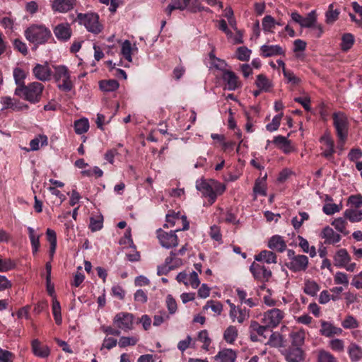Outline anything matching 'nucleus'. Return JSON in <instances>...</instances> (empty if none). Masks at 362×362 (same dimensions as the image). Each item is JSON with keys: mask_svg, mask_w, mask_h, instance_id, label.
<instances>
[{"mask_svg": "<svg viewBox=\"0 0 362 362\" xmlns=\"http://www.w3.org/2000/svg\"><path fill=\"white\" fill-rule=\"evenodd\" d=\"M44 86L40 82H32L27 86H21L15 90V94L31 103L40 102L42 95Z\"/></svg>", "mask_w": 362, "mask_h": 362, "instance_id": "obj_1", "label": "nucleus"}, {"mask_svg": "<svg viewBox=\"0 0 362 362\" xmlns=\"http://www.w3.org/2000/svg\"><path fill=\"white\" fill-rule=\"evenodd\" d=\"M351 257L345 249H340L334 257V265L337 267H342L350 262Z\"/></svg>", "mask_w": 362, "mask_h": 362, "instance_id": "obj_27", "label": "nucleus"}, {"mask_svg": "<svg viewBox=\"0 0 362 362\" xmlns=\"http://www.w3.org/2000/svg\"><path fill=\"white\" fill-rule=\"evenodd\" d=\"M320 332L322 335L331 337L334 335H341L343 331L340 327H335L330 322L322 321Z\"/></svg>", "mask_w": 362, "mask_h": 362, "instance_id": "obj_17", "label": "nucleus"}, {"mask_svg": "<svg viewBox=\"0 0 362 362\" xmlns=\"http://www.w3.org/2000/svg\"><path fill=\"white\" fill-rule=\"evenodd\" d=\"M332 225L339 232L347 235L349 231L346 230L347 222L346 219L343 218H335L332 222Z\"/></svg>", "mask_w": 362, "mask_h": 362, "instance_id": "obj_44", "label": "nucleus"}, {"mask_svg": "<svg viewBox=\"0 0 362 362\" xmlns=\"http://www.w3.org/2000/svg\"><path fill=\"white\" fill-rule=\"evenodd\" d=\"M348 204L353 206V209H358L362 206V195H351L348 199Z\"/></svg>", "mask_w": 362, "mask_h": 362, "instance_id": "obj_61", "label": "nucleus"}, {"mask_svg": "<svg viewBox=\"0 0 362 362\" xmlns=\"http://www.w3.org/2000/svg\"><path fill=\"white\" fill-rule=\"evenodd\" d=\"M268 247L273 250L280 252L285 251L286 248V243L280 235L272 236L268 243Z\"/></svg>", "mask_w": 362, "mask_h": 362, "instance_id": "obj_25", "label": "nucleus"}, {"mask_svg": "<svg viewBox=\"0 0 362 362\" xmlns=\"http://www.w3.org/2000/svg\"><path fill=\"white\" fill-rule=\"evenodd\" d=\"M210 308L216 315H221L223 310V305L221 303L216 300H209L206 305L203 307V310H208Z\"/></svg>", "mask_w": 362, "mask_h": 362, "instance_id": "obj_45", "label": "nucleus"}, {"mask_svg": "<svg viewBox=\"0 0 362 362\" xmlns=\"http://www.w3.org/2000/svg\"><path fill=\"white\" fill-rule=\"evenodd\" d=\"M308 258L307 256L303 255H298L296 257L292 259V262H289L286 264L287 267L294 272H302L305 271L308 266Z\"/></svg>", "mask_w": 362, "mask_h": 362, "instance_id": "obj_11", "label": "nucleus"}, {"mask_svg": "<svg viewBox=\"0 0 362 362\" xmlns=\"http://www.w3.org/2000/svg\"><path fill=\"white\" fill-rule=\"evenodd\" d=\"M351 362H358L362 358V349L355 343H351L347 349Z\"/></svg>", "mask_w": 362, "mask_h": 362, "instance_id": "obj_32", "label": "nucleus"}, {"mask_svg": "<svg viewBox=\"0 0 362 362\" xmlns=\"http://www.w3.org/2000/svg\"><path fill=\"white\" fill-rule=\"evenodd\" d=\"M339 11L337 9H334L333 4L329 6L328 11L326 12V22L328 24L333 23L339 17Z\"/></svg>", "mask_w": 362, "mask_h": 362, "instance_id": "obj_48", "label": "nucleus"}, {"mask_svg": "<svg viewBox=\"0 0 362 362\" xmlns=\"http://www.w3.org/2000/svg\"><path fill=\"white\" fill-rule=\"evenodd\" d=\"M265 344L274 348L282 347L284 346L283 337L278 332H272Z\"/></svg>", "mask_w": 362, "mask_h": 362, "instance_id": "obj_36", "label": "nucleus"}, {"mask_svg": "<svg viewBox=\"0 0 362 362\" xmlns=\"http://www.w3.org/2000/svg\"><path fill=\"white\" fill-rule=\"evenodd\" d=\"M323 212L327 215H332L340 211V207L336 204H326L323 206Z\"/></svg>", "mask_w": 362, "mask_h": 362, "instance_id": "obj_62", "label": "nucleus"}, {"mask_svg": "<svg viewBox=\"0 0 362 362\" xmlns=\"http://www.w3.org/2000/svg\"><path fill=\"white\" fill-rule=\"evenodd\" d=\"M354 43V37L351 33H345L341 37V48L343 51L349 50Z\"/></svg>", "mask_w": 362, "mask_h": 362, "instance_id": "obj_42", "label": "nucleus"}, {"mask_svg": "<svg viewBox=\"0 0 362 362\" xmlns=\"http://www.w3.org/2000/svg\"><path fill=\"white\" fill-rule=\"evenodd\" d=\"M119 87V83L116 80L102 81L100 82V88L102 90L106 92H111L117 90Z\"/></svg>", "mask_w": 362, "mask_h": 362, "instance_id": "obj_43", "label": "nucleus"}, {"mask_svg": "<svg viewBox=\"0 0 362 362\" xmlns=\"http://www.w3.org/2000/svg\"><path fill=\"white\" fill-rule=\"evenodd\" d=\"M47 276H46V283H47V291L50 296H53L54 294V285L51 284V270L52 265L50 262H47L45 266Z\"/></svg>", "mask_w": 362, "mask_h": 362, "instance_id": "obj_47", "label": "nucleus"}, {"mask_svg": "<svg viewBox=\"0 0 362 362\" xmlns=\"http://www.w3.org/2000/svg\"><path fill=\"white\" fill-rule=\"evenodd\" d=\"M13 359V354L7 351L4 350L0 347V361L1 362H11Z\"/></svg>", "mask_w": 362, "mask_h": 362, "instance_id": "obj_64", "label": "nucleus"}, {"mask_svg": "<svg viewBox=\"0 0 362 362\" xmlns=\"http://www.w3.org/2000/svg\"><path fill=\"white\" fill-rule=\"evenodd\" d=\"M56 37L60 40H67L71 35V28L69 23H60L54 28Z\"/></svg>", "mask_w": 362, "mask_h": 362, "instance_id": "obj_21", "label": "nucleus"}, {"mask_svg": "<svg viewBox=\"0 0 362 362\" xmlns=\"http://www.w3.org/2000/svg\"><path fill=\"white\" fill-rule=\"evenodd\" d=\"M237 354L231 349H224L218 351L215 359L219 362H235Z\"/></svg>", "mask_w": 362, "mask_h": 362, "instance_id": "obj_23", "label": "nucleus"}, {"mask_svg": "<svg viewBox=\"0 0 362 362\" xmlns=\"http://www.w3.org/2000/svg\"><path fill=\"white\" fill-rule=\"evenodd\" d=\"M333 124L336 129L339 142L343 145L348 136L349 122L346 115L341 112H334L332 115Z\"/></svg>", "mask_w": 362, "mask_h": 362, "instance_id": "obj_4", "label": "nucleus"}, {"mask_svg": "<svg viewBox=\"0 0 362 362\" xmlns=\"http://www.w3.org/2000/svg\"><path fill=\"white\" fill-rule=\"evenodd\" d=\"M341 325L345 329H354L358 327V323L353 316L349 315L343 320Z\"/></svg>", "mask_w": 362, "mask_h": 362, "instance_id": "obj_57", "label": "nucleus"}, {"mask_svg": "<svg viewBox=\"0 0 362 362\" xmlns=\"http://www.w3.org/2000/svg\"><path fill=\"white\" fill-rule=\"evenodd\" d=\"M322 238L325 239V243L334 245L341 240L339 234L335 233L329 226L323 228L321 233Z\"/></svg>", "mask_w": 362, "mask_h": 362, "instance_id": "obj_18", "label": "nucleus"}, {"mask_svg": "<svg viewBox=\"0 0 362 362\" xmlns=\"http://www.w3.org/2000/svg\"><path fill=\"white\" fill-rule=\"evenodd\" d=\"M47 136L44 134H40L30 141V150L37 151L40 147L47 146Z\"/></svg>", "mask_w": 362, "mask_h": 362, "instance_id": "obj_35", "label": "nucleus"}, {"mask_svg": "<svg viewBox=\"0 0 362 362\" xmlns=\"http://www.w3.org/2000/svg\"><path fill=\"white\" fill-rule=\"evenodd\" d=\"M251 50L246 47H240L237 50V57L240 61H248Z\"/></svg>", "mask_w": 362, "mask_h": 362, "instance_id": "obj_58", "label": "nucleus"}, {"mask_svg": "<svg viewBox=\"0 0 362 362\" xmlns=\"http://www.w3.org/2000/svg\"><path fill=\"white\" fill-rule=\"evenodd\" d=\"M250 270L254 278L259 281H268L272 276V272L269 269L258 263L253 262L250 267Z\"/></svg>", "mask_w": 362, "mask_h": 362, "instance_id": "obj_10", "label": "nucleus"}, {"mask_svg": "<svg viewBox=\"0 0 362 362\" xmlns=\"http://www.w3.org/2000/svg\"><path fill=\"white\" fill-rule=\"evenodd\" d=\"M52 313L54 320L57 325H60L62 322L61 315V306L59 302L57 300L56 296H52Z\"/></svg>", "mask_w": 362, "mask_h": 362, "instance_id": "obj_38", "label": "nucleus"}, {"mask_svg": "<svg viewBox=\"0 0 362 362\" xmlns=\"http://www.w3.org/2000/svg\"><path fill=\"white\" fill-rule=\"evenodd\" d=\"M269 327L264 324L261 325L257 321H251L249 327L250 338L252 341L264 342L267 339L266 332Z\"/></svg>", "mask_w": 362, "mask_h": 362, "instance_id": "obj_8", "label": "nucleus"}, {"mask_svg": "<svg viewBox=\"0 0 362 362\" xmlns=\"http://www.w3.org/2000/svg\"><path fill=\"white\" fill-rule=\"evenodd\" d=\"M277 22L271 16H266L262 21V28L265 33H273Z\"/></svg>", "mask_w": 362, "mask_h": 362, "instance_id": "obj_40", "label": "nucleus"}, {"mask_svg": "<svg viewBox=\"0 0 362 362\" xmlns=\"http://www.w3.org/2000/svg\"><path fill=\"white\" fill-rule=\"evenodd\" d=\"M330 349L336 352H343L344 351V342L341 339H334L329 341Z\"/></svg>", "mask_w": 362, "mask_h": 362, "instance_id": "obj_51", "label": "nucleus"}, {"mask_svg": "<svg viewBox=\"0 0 362 362\" xmlns=\"http://www.w3.org/2000/svg\"><path fill=\"white\" fill-rule=\"evenodd\" d=\"M305 331L303 329L291 332L289 337L292 346L301 348L305 342Z\"/></svg>", "mask_w": 362, "mask_h": 362, "instance_id": "obj_26", "label": "nucleus"}, {"mask_svg": "<svg viewBox=\"0 0 362 362\" xmlns=\"http://www.w3.org/2000/svg\"><path fill=\"white\" fill-rule=\"evenodd\" d=\"M276 255L269 250H263L255 257L256 261L264 262L267 264L276 263Z\"/></svg>", "mask_w": 362, "mask_h": 362, "instance_id": "obj_30", "label": "nucleus"}, {"mask_svg": "<svg viewBox=\"0 0 362 362\" xmlns=\"http://www.w3.org/2000/svg\"><path fill=\"white\" fill-rule=\"evenodd\" d=\"M54 77L59 82V88L64 91L71 90L73 83L68 69L65 66H57L54 67Z\"/></svg>", "mask_w": 362, "mask_h": 362, "instance_id": "obj_6", "label": "nucleus"}, {"mask_svg": "<svg viewBox=\"0 0 362 362\" xmlns=\"http://www.w3.org/2000/svg\"><path fill=\"white\" fill-rule=\"evenodd\" d=\"M317 22V15L315 11H311L306 17H303L300 26L302 28H311L315 25Z\"/></svg>", "mask_w": 362, "mask_h": 362, "instance_id": "obj_41", "label": "nucleus"}, {"mask_svg": "<svg viewBox=\"0 0 362 362\" xmlns=\"http://www.w3.org/2000/svg\"><path fill=\"white\" fill-rule=\"evenodd\" d=\"M318 362H338L337 359L329 351L320 350L317 355Z\"/></svg>", "mask_w": 362, "mask_h": 362, "instance_id": "obj_50", "label": "nucleus"}, {"mask_svg": "<svg viewBox=\"0 0 362 362\" xmlns=\"http://www.w3.org/2000/svg\"><path fill=\"white\" fill-rule=\"evenodd\" d=\"M75 132L78 134L86 132L89 129V123L87 119H81L75 122Z\"/></svg>", "mask_w": 362, "mask_h": 362, "instance_id": "obj_46", "label": "nucleus"}, {"mask_svg": "<svg viewBox=\"0 0 362 362\" xmlns=\"http://www.w3.org/2000/svg\"><path fill=\"white\" fill-rule=\"evenodd\" d=\"M139 339L135 337H122L118 342L119 347L124 348L127 346H134L135 345Z\"/></svg>", "mask_w": 362, "mask_h": 362, "instance_id": "obj_53", "label": "nucleus"}, {"mask_svg": "<svg viewBox=\"0 0 362 362\" xmlns=\"http://www.w3.org/2000/svg\"><path fill=\"white\" fill-rule=\"evenodd\" d=\"M334 280L336 284H342L345 286L349 285L348 276L344 272H337L334 276Z\"/></svg>", "mask_w": 362, "mask_h": 362, "instance_id": "obj_60", "label": "nucleus"}, {"mask_svg": "<svg viewBox=\"0 0 362 362\" xmlns=\"http://www.w3.org/2000/svg\"><path fill=\"white\" fill-rule=\"evenodd\" d=\"M261 55L264 57H270L277 55H284V49L278 45H264L260 47Z\"/></svg>", "mask_w": 362, "mask_h": 362, "instance_id": "obj_19", "label": "nucleus"}, {"mask_svg": "<svg viewBox=\"0 0 362 362\" xmlns=\"http://www.w3.org/2000/svg\"><path fill=\"white\" fill-rule=\"evenodd\" d=\"M238 335V329L233 325L226 328L223 333V339L228 344H233Z\"/></svg>", "mask_w": 362, "mask_h": 362, "instance_id": "obj_37", "label": "nucleus"}, {"mask_svg": "<svg viewBox=\"0 0 362 362\" xmlns=\"http://www.w3.org/2000/svg\"><path fill=\"white\" fill-rule=\"evenodd\" d=\"M344 216L351 223L362 221V211L358 209L349 208L344 212Z\"/></svg>", "mask_w": 362, "mask_h": 362, "instance_id": "obj_33", "label": "nucleus"}, {"mask_svg": "<svg viewBox=\"0 0 362 362\" xmlns=\"http://www.w3.org/2000/svg\"><path fill=\"white\" fill-rule=\"evenodd\" d=\"M282 114L276 115L272 119V122L267 124L266 129L267 131L272 132L278 129L281 120Z\"/></svg>", "mask_w": 362, "mask_h": 362, "instance_id": "obj_56", "label": "nucleus"}, {"mask_svg": "<svg viewBox=\"0 0 362 362\" xmlns=\"http://www.w3.org/2000/svg\"><path fill=\"white\" fill-rule=\"evenodd\" d=\"M50 30L43 25L33 24L25 30V38L35 45H42L51 37Z\"/></svg>", "mask_w": 362, "mask_h": 362, "instance_id": "obj_2", "label": "nucleus"}, {"mask_svg": "<svg viewBox=\"0 0 362 362\" xmlns=\"http://www.w3.org/2000/svg\"><path fill=\"white\" fill-rule=\"evenodd\" d=\"M76 5V0H54L52 8L54 12L66 13L73 9Z\"/></svg>", "mask_w": 362, "mask_h": 362, "instance_id": "obj_15", "label": "nucleus"}, {"mask_svg": "<svg viewBox=\"0 0 362 362\" xmlns=\"http://www.w3.org/2000/svg\"><path fill=\"white\" fill-rule=\"evenodd\" d=\"M283 74L288 83L296 85L300 82V79L292 71L284 69Z\"/></svg>", "mask_w": 362, "mask_h": 362, "instance_id": "obj_63", "label": "nucleus"}, {"mask_svg": "<svg viewBox=\"0 0 362 362\" xmlns=\"http://www.w3.org/2000/svg\"><path fill=\"white\" fill-rule=\"evenodd\" d=\"M181 219L183 223L182 229H177L174 231L171 230L170 232H165L160 228L157 230V238L163 247L169 249L176 247L178 245V238L175 233L182 230H186L189 229V225L187 221L186 217L182 216Z\"/></svg>", "mask_w": 362, "mask_h": 362, "instance_id": "obj_3", "label": "nucleus"}, {"mask_svg": "<svg viewBox=\"0 0 362 362\" xmlns=\"http://www.w3.org/2000/svg\"><path fill=\"white\" fill-rule=\"evenodd\" d=\"M77 21L79 24L83 25L90 33L98 34L102 31L103 26L99 23V16L96 13H78Z\"/></svg>", "mask_w": 362, "mask_h": 362, "instance_id": "obj_5", "label": "nucleus"}, {"mask_svg": "<svg viewBox=\"0 0 362 362\" xmlns=\"http://www.w3.org/2000/svg\"><path fill=\"white\" fill-rule=\"evenodd\" d=\"M28 230L32 246L33 253L35 254L40 247V234L36 233V231L32 227H28Z\"/></svg>", "mask_w": 362, "mask_h": 362, "instance_id": "obj_34", "label": "nucleus"}, {"mask_svg": "<svg viewBox=\"0 0 362 362\" xmlns=\"http://www.w3.org/2000/svg\"><path fill=\"white\" fill-rule=\"evenodd\" d=\"M273 143L284 153H290L294 151V148L286 137L279 135L274 138Z\"/></svg>", "mask_w": 362, "mask_h": 362, "instance_id": "obj_20", "label": "nucleus"}, {"mask_svg": "<svg viewBox=\"0 0 362 362\" xmlns=\"http://www.w3.org/2000/svg\"><path fill=\"white\" fill-rule=\"evenodd\" d=\"M196 188L200 191L204 196L208 197L209 202L213 204L216 201V195L213 191L212 182H207L204 180H198L196 182Z\"/></svg>", "mask_w": 362, "mask_h": 362, "instance_id": "obj_13", "label": "nucleus"}, {"mask_svg": "<svg viewBox=\"0 0 362 362\" xmlns=\"http://www.w3.org/2000/svg\"><path fill=\"white\" fill-rule=\"evenodd\" d=\"M255 194L266 195V187L264 179H257L253 188Z\"/></svg>", "mask_w": 362, "mask_h": 362, "instance_id": "obj_54", "label": "nucleus"}, {"mask_svg": "<svg viewBox=\"0 0 362 362\" xmlns=\"http://www.w3.org/2000/svg\"><path fill=\"white\" fill-rule=\"evenodd\" d=\"M89 228L93 232L100 230L103 228V217L90 218Z\"/></svg>", "mask_w": 362, "mask_h": 362, "instance_id": "obj_55", "label": "nucleus"}, {"mask_svg": "<svg viewBox=\"0 0 362 362\" xmlns=\"http://www.w3.org/2000/svg\"><path fill=\"white\" fill-rule=\"evenodd\" d=\"M26 77L25 72L21 68H16L13 70V78L15 82L17 85V87H20L21 86H25L24 80Z\"/></svg>", "mask_w": 362, "mask_h": 362, "instance_id": "obj_49", "label": "nucleus"}, {"mask_svg": "<svg viewBox=\"0 0 362 362\" xmlns=\"http://www.w3.org/2000/svg\"><path fill=\"white\" fill-rule=\"evenodd\" d=\"M134 316L128 313H119L113 320L115 325L124 331H129L133 328Z\"/></svg>", "mask_w": 362, "mask_h": 362, "instance_id": "obj_9", "label": "nucleus"}, {"mask_svg": "<svg viewBox=\"0 0 362 362\" xmlns=\"http://www.w3.org/2000/svg\"><path fill=\"white\" fill-rule=\"evenodd\" d=\"M303 291L306 294L315 296L320 291V286L315 281L307 280Z\"/></svg>", "mask_w": 362, "mask_h": 362, "instance_id": "obj_39", "label": "nucleus"}, {"mask_svg": "<svg viewBox=\"0 0 362 362\" xmlns=\"http://www.w3.org/2000/svg\"><path fill=\"white\" fill-rule=\"evenodd\" d=\"M137 49H138L136 45H134V47H132L131 42L129 40H126L122 44L121 54H122L124 58L128 61V62H132V54L133 52H137Z\"/></svg>", "mask_w": 362, "mask_h": 362, "instance_id": "obj_29", "label": "nucleus"}, {"mask_svg": "<svg viewBox=\"0 0 362 362\" xmlns=\"http://www.w3.org/2000/svg\"><path fill=\"white\" fill-rule=\"evenodd\" d=\"M192 0H171L170 4L167 6L165 11L168 16H170L174 10H185L190 4Z\"/></svg>", "mask_w": 362, "mask_h": 362, "instance_id": "obj_28", "label": "nucleus"}, {"mask_svg": "<svg viewBox=\"0 0 362 362\" xmlns=\"http://www.w3.org/2000/svg\"><path fill=\"white\" fill-rule=\"evenodd\" d=\"M284 317V311L278 308H273L264 313L262 320L269 328H274L281 323Z\"/></svg>", "mask_w": 362, "mask_h": 362, "instance_id": "obj_7", "label": "nucleus"}, {"mask_svg": "<svg viewBox=\"0 0 362 362\" xmlns=\"http://www.w3.org/2000/svg\"><path fill=\"white\" fill-rule=\"evenodd\" d=\"M178 282H182L185 286H189L192 288H197L199 284L200 281L198 274L195 272H192L187 274L186 272H180L176 277Z\"/></svg>", "mask_w": 362, "mask_h": 362, "instance_id": "obj_12", "label": "nucleus"}, {"mask_svg": "<svg viewBox=\"0 0 362 362\" xmlns=\"http://www.w3.org/2000/svg\"><path fill=\"white\" fill-rule=\"evenodd\" d=\"M255 85L264 92H269L273 87L272 82L264 75L259 74L255 81Z\"/></svg>", "mask_w": 362, "mask_h": 362, "instance_id": "obj_31", "label": "nucleus"}, {"mask_svg": "<svg viewBox=\"0 0 362 362\" xmlns=\"http://www.w3.org/2000/svg\"><path fill=\"white\" fill-rule=\"evenodd\" d=\"M32 350L33 354L40 358H47L50 353L47 346H42L38 339H34L32 341Z\"/></svg>", "mask_w": 362, "mask_h": 362, "instance_id": "obj_24", "label": "nucleus"}, {"mask_svg": "<svg viewBox=\"0 0 362 362\" xmlns=\"http://www.w3.org/2000/svg\"><path fill=\"white\" fill-rule=\"evenodd\" d=\"M201 1H205L207 4H209L211 6H218L219 8H223V4L219 0H193V5H194L195 7L199 11L203 9V7L199 4V3Z\"/></svg>", "mask_w": 362, "mask_h": 362, "instance_id": "obj_59", "label": "nucleus"}, {"mask_svg": "<svg viewBox=\"0 0 362 362\" xmlns=\"http://www.w3.org/2000/svg\"><path fill=\"white\" fill-rule=\"evenodd\" d=\"M198 340L203 343L202 349L208 351L211 341L206 330H202L199 332Z\"/></svg>", "mask_w": 362, "mask_h": 362, "instance_id": "obj_52", "label": "nucleus"}, {"mask_svg": "<svg viewBox=\"0 0 362 362\" xmlns=\"http://www.w3.org/2000/svg\"><path fill=\"white\" fill-rule=\"evenodd\" d=\"M223 79L226 83L228 89L230 90H235L240 86L238 77L230 71L226 70L223 71Z\"/></svg>", "mask_w": 362, "mask_h": 362, "instance_id": "obj_22", "label": "nucleus"}, {"mask_svg": "<svg viewBox=\"0 0 362 362\" xmlns=\"http://www.w3.org/2000/svg\"><path fill=\"white\" fill-rule=\"evenodd\" d=\"M35 77L40 81H47L50 79L52 70L47 63L37 64L33 69Z\"/></svg>", "mask_w": 362, "mask_h": 362, "instance_id": "obj_14", "label": "nucleus"}, {"mask_svg": "<svg viewBox=\"0 0 362 362\" xmlns=\"http://www.w3.org/2000/svg\"><path fill=\"white\" fill-rule=\"evenodd\" d=\"M284 356L287 362H302L304 360V351L300 347H290Z\"/></svg>", "mask_w": 362, "mask_h": 362, "instance_id": "obj_16", "label": "nucleus"}]
</instances>
